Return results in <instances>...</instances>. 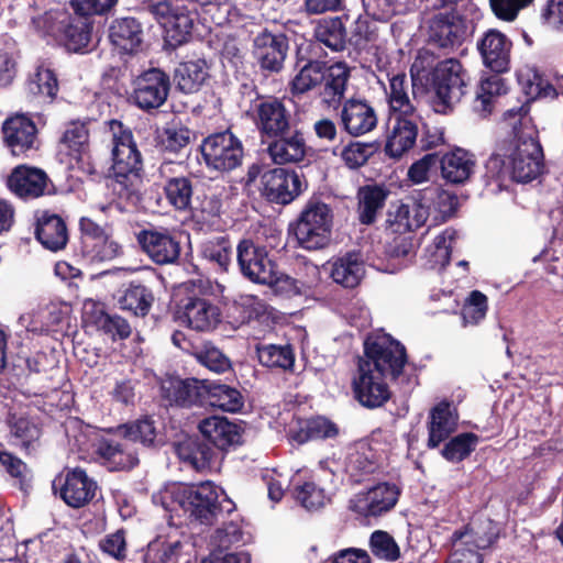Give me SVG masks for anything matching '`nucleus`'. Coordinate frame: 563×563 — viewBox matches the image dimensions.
<instances>
[{
  "mask_svg": "<svg viewBox=\"0 0 563 563\" xmlns=\"http://www.w3.org/2000/svg\"><path fill=\"white\" fill-rule=\"evenodd\" d=\"M528 111L526 106H520L504 113V120L511 128L514 137L499 143L496 152L487 159L485 168L488 178L500 183L506 178L529 183L541 174L542 147L531 129L528 132L522 130Z\"/></svg>",
  "mask_w": 563,
  "mask_h": 563,
  "instance_id": "f257e3e1",
  "label": "nucleus"
},
{
  "mask_svg": "<svg viewBox=\"0 0 563 563\" xmlns=\"http://www.w3.org/2000/svg\"><path fill=\"white\" fill-rule=\"evenodd\" d=\"M113 178L109 187L120 198L129 199L136 190L142 169V156L133 140L132 131L118 120H111Z\"/></svg>",
  "mask_w": 563,
  "mask_h": 563,
  "instance_id": "f03ea898",
  "label": "nucleus"
},
{
  "mask_svg": "<svg viewBox=\"0 0 563 563\" xmlns=\"http://www.w3.org/2000/svg\"><path fill=\"white\" fill-rule=\"evenodd\" d=\"M236 262L241 274L252 283L273 286L286 294L299 292L297 280L280 274L266 247L250 239L239 242Z\"/></svg>",
  "mask_w": 563,
  "mask_h": 563,
  "instance_id": "7ed1b4c3",
  "label": "nucleus"
},
{
  "mask_svg": "<svg viewBox=\"0 0 563 563\" xmlns=\"http://www.w3.org/2000/svg\"><path fill=\"white\" fill-rule=\"evenodd\" d=\"M147 9L164 29L167 45L176 48L189 41L198 19L195 2L158 1L148 4Z\"/></svg>",
  "mask_w": 563,
  "mask_h": 563,
  "instance_id": "20e7f679",
  "label": "nucleus"
},
{
  "mask_svg": "<svg viewBox=\"0 0 563 563\" xmlns=\"http://www.w3.org/2000/svg\"><path fill=\"white\" fill-rule=\"evenodd\" d=\"M162 498L164 500L170 498L200 523H211L218 511V493L211 482L174 485L164 493Z\"/></svg>",
  "mask_w": 563,
  "mask_h": 563,
  "instance_id": "39448f33",
  "label": "nucleus"
},
{
  "mask_svg": "<svg viewBox=\"0 0 563 563\" xmlns=\"http://www.w3.org/2000/svg\"><path fill=\"white\" fill-rule=\"evenodd\" d=\"M333 214L321 201H309L294 228L298 244L309 251L325 247L331 239Z\"/></svg>",
  "mask_w": 563,
  "mask_h": 563,
  "instance_id": "423d86ee",
  "label": "nucleus"
},
{
  "mask_svg": "<svg viewBox=\"0 0 563 563\" xmlns=\"http://www.w3.org/2000/svg\"><path fill=\"white\" fill-rule=\"evenodd\" d=\"M466 73L455 58L439 62L432 73L434 110L446 113L465 93Z\"/></svg>",
  "mask_w": 563,
  "mask_h": 563,
  "instance_id": "0eeeda50",
  "label": "nucleus"
},
{
  "mask_svg": "<svg viewBox=\"0 0 563 563\" xmlns=\"http://www.w3.org/2000/svg\"><path fill=\"white\" fill-rule=\"evenodd\" d=\"M498 532L490 520L456 530L451 537L452 552L446 563H483L478 550L489 548Z\"/></svg>",
  "mask_w": 563,
  "mask_h": 563,
  "instance_id": "6e6552de",
  "label": "nucleus"
},
{
  "mask_svg": "<svg viewBox=\"0 0 563 563\" xmlns=\"http://www.w3.org/2000/svg\"><path fill=\"white\" fill-rule=\"evenodd\" d=\"M365 356L358 362L369 363L384 377L396 379L407 363L405 346L389 334L376 335L365 342Z\"/></svg>",
  "mask_w": 563,
  "mask_h": 563,
  "instance_id": "1a4fd4ad",
  "label": "nucleus"
},
{
  "mask_svg": "<svg viewBox=\"0 0 563 563\" xmlns=\"http://www.w3.org/2000/svg\"><path fill=\"white\" fill-rule=\"evenodd\" d=\"M200 151L207 167L217 172L235 169L244 155L242 142L229 130L207 136Z\"/></svg>",
  "mask_w": 563,
  "mask_h": 563,
  "instance_id": "9d476101",
  "label": "nucleus"
},
{
  "mask_svg": "<svg viewBox=\"0 0 563 563\" xmlns=\"http://www.w3.org/2000/svg\"><path fill=\"white\" fill-rule=\"evenodd\" d=\"M305 188L302 176L295 170L273 168L261 176V194L274 203H290Z\"/></svg>",
  "mask_w": 563,
  "mask_h": 563,
  "instance_id": "9b49d317",
  "label": "nucleus"
},
{
  "mask_svg": "<svg viewBox=\"0 0 563 563\" xmlns=\"http://www.w3.org/2000/svg\"><path fill=\"white\" fill-rule=\"evenodd\" d=\"M388 86L378 77V82L383 85L388 111L390 114H401L412 117L419 112L418 100L416 96V78L411 74L409 79L405 73H386Z\"/></svg>",
  "mask_w": 563,
  "mask_h": 563,
  "instance_id": "f8f14e48",
  "label": "nucleus"
},
{
  "mask_svg": "<svg viewBox=\"0 0 563 563\" xmlns=\"http://www.w3.org/2000/svg\"><path fill=\"white\" fill-rule=\"evenodd\" d=\"M352 386L355 399L367 408H378L390 398L386 377L374 371L369 363L358 362Z\"/></svg>",
  "mask_w": 563,
  "mask_h": 563,
  "instance_id": "ddd939ff",
  "label": "nucleus"
},
{
  "mask_svg": "<svg viewBox=\"0 0 563 563\" xmlns=\"http://www.w3.org/2000/svg\"><path fill=\"white\" fill-rule=\"evenodd\" d=\"M398 497L396 485L380 483L355 494L349 501V508L365 518H377L389 512L396 506Z\"/></svg>",
  "mask_w": 563,
  "mask_h": 563,
  "instance_id": "4468645a",
  "label": "nucleus"
},
{
  "mask_svg": "<svg viewBox=\"0 0 563 563\" xmlns=\"http://www.w3.org/2000/svg\"><path fill=\"white\" fill-rule=\"evenodd\" d=\"M169 89V76L158 68H151L134 80L132 98L140 109L151 111L165 103Z\"/></svg>",
  "mask_w": 563,
  "mask_h": 563,
  "instance_id": "2eb2a0df",
  "label": "nucleus"
},
{
  "mask_svg": "<svg viewBox=\"0 0 563 563\" xmlns=\"http://www.w3.org/2000/svg\"><path fill=\"white\" fill-rule=\"evenodd\" d=\"M288 49V38L280 32L273 33L264 29L253 38V56L265 71L279 73L284 68Z\"/></svg>",
  "mask_w": 563,
  "mask_h": 563,
  "instance_id": "dca6fc26",
  "label": "nucleus"
},
{
  "mask_svg": "<svg viewBox=\"0 0 563 563\" xmlns=\"http://www.w3.org/2000/svg\"><path fill=\"white\" fill-rule=\"evenodd\" d=\"M421 115L419 112H415L412 117L401 114L389 115L385 144V153L388 156L399 158L415 145Z\"/></svg>",
  "mask_w": 563,
  "mask_h": 563,
  "instance_id": "f3484780",
  "label": "nucleus"
},
{
  "mask_svg": "<svg viewBox=\"0 0 563 563\" xmlns=\"http://www.w3.org/2000/svg\"><path fill=\"white\" fill-rule=\"evenodd\" d=\"M428 29L429 42L444 49L460 47L467 36L465 20L454 13L435 14Z\"/></svg>",
  "mask_w": 563,
  "mask_h": 563,
  "instance_id": "a211bd4d",
  "label": "nucleus"
},
{
  "mask_svg": "<svg viewBox=\"0 0 563 563\" xmlns=\"http://www.w3.org/2000/svg\"><path fill=\"white\" fill-rule=\"evenodd\" d=\"M177 320L191 330L208 332L221 321V312L217 305L208 299L189 297L179 307Z\"/></svg>",
  "mask_w": 563,
  "mask_h": 563,
  "instance_id": "6ab92c4d",
  "label": "nucleus"
},
{
  "mask_svg": "<svg viewBox=\"0 0 563 563\" xmlns=\"http://www.w3.org/2000/svg\"><path fill=\"white\" fill-rule=\"evenodd\" d=\"M254 113L255 125L263 136L273 137L290 131V113L277 98L260 100Z\"/></svg>",
  "mask_w": 563,
  "mask_h": 563,
  "instance_id": "aec40b11",
  "label": "nucleus"
},
{
  "mask_svg": "<svg viewBox=\"0 0 563 563\" xmlns=\"http://www.w3.org/2000/svg\"><path fill=\"white\" fill-rule=\"evenodd\" d=\"M159 389L162 398L170 406L188 408L205 399L207 383L196 378L167 376L162 379Z\"/></svg>",
  "mask_w": 563,
  "mask_h": 563,
  "instance_id": "412c9836",
  "label": "nucleus"
},
{
  "mask_svg": "<svg viewBox=\"0 0 563 563\" xmlns=\"http://www.w3.org/2000/svg\"><path fill=\"white\" fill-rule=\"evenodd\" d=\"M137 241L146 255L158 265L174 264L180 256V243L167 230H142Z\"/></svg>",
  "mask_w": 563,
  "mask_h": 563,
  "instance_id": "4be33fe9",
  "label": "nucleus"
},
{
  "mask_svg": "<svg viewBox=\"0 0 563 563\" xmlns=\"http://www.w3.org/2000/svg\"><path fill=\"white\" fill-rule=\"evenodd\" d=\"M1 135L13 156L23 155L35 143V122L27 114H11L2 122Z\"/></svg>",
  "mask_w": 563,
  "mask_h": 563,
  "instance_id": "5701e85b",
  "label": "nucleus"
},
{
  "mask_svg": "<svg viewBox=\"0 0 563 563\" xmlns=\"http://www.w3.org/2000/svg\"><path fill=\"white\" fill-rule=\"evenodd\" d=\"M511 46V41L495 29L488 30L477 42L483 64L497 74L509 69Z\"/></svg>",
  "mask_w": 563,
  "mask_h": 563,
  "instance_id": "b1692460",
  "label": "nucleus"
},
{
  "mask_svg": "<svg viewBox=\"0 0 563 563\" xmlns=\"http://www.w3.org/2000/svg\"><path fill=\"white\" fill-rule=\"evenodd\" d=\"M343 129L352 136H361L377 125L375 109L364 99H346L340 111Z\"/></svg>",
  "mask_w": 563,
  "mask_h": 563,
  "instance_id": "393cba45",
  "label": "nucleus"
},
{
  "mask_svg": "<svg viewBox=\"0 0 563 563\" xmlns=\"http://www.w3.org/2000/svg\"><path fill=\"white\" fill-rule=\"evenodd\" d=\"M322 75V82L319 84L317 93L322 104L335 109L341 104L345 96L350 69L342 62L332 65L325 63Z\"/></svg>",
  "mask_w": 563,
  "mask_h": 563,
  "instance_id": "a878e982",
  "label": "nucleus"
},
{
  "mask_svg": "<svg viewBox=\"0 0 563 563\" xmlns=\"http://www.w3.org/2000/svg\"><path fill=\"white\" fill-rule=\"evenodd\" d=\"M388 213V222L395 225V231L407 232L422 227L429 214L430 206L423 202L420 191L411 196L407 202L393 206Z\"/></svg>",
  "mask_w": 563,
  "mask_h": 563,
  "instance_id": "bb28decb",
  "label": "nucleus"
},
{
  "mask_svg": "<svg viewBox=\"0 0 563 563\" xmlns=\"http://www.w3.org/2000/svg\"><path fill=\"white\" fill-rule=\"evenodd\" d=\"M191 547L190 537L173 531L166 537L152 541L145 554L146 563H177L180 556Z\"/></svg>",
  "mask_w": 563,
  "mask_h": 563,
  "instance_id": "cd10ccee",
  "label": "nucleus"
},
{
  "mask_svg": "<svg viewBox=\"0 0 563 563\" xmlns=\"http://www.w3.org/2000/svg\"><path fill=\"white\" fill-rule=\"evenodd\" d=\"M60 483V497L73 508L87 505L96 495L97 483L88 477L81 468H74L66 474Z\"/></svg>",
  "mask_w": 563,
  "mask_h": 563,
  "instance_id": "c85d7f7f",
  "label": "nucleus"
},
{
  "mask_svg": "<svg viewBox=\"0 0 563 563\" xmlns=\"http://www.w3.org/2000/svg\"><path fill=\"white\" fill-rule=\"evenodd\" d=\"M198 429L203 440L213 449L227 450L240 440L236 424L224 417L211 416L202 419Z\"/></svg>",
  "mask_w": 563,
  "mask_h": 563,
  "instance_id": "c756f323",
  "label": "nucleus"
},
{
  "mask_svg": "<svg viewBox=\"0 0 563 563\" xmlns=\"http://www.w3.org/2000/svg\"><path fill=\"white\" fill-rule=\"evenodd\" d=\"M328 266L332 280L344 288L356 287L365 274L364 260L357 252H347L329 262Z\"/></svg>",
  "mask_w": 563,
  "mask_h": 563,
  "instance_id": "7c9ffc66",
  "label": "nucleus"
},
{
  "mask_svg": "<svg viewBox=\"0 0 563 563\" xmlns=\"http://www.w3.org/2000/svg\"><path fill=\"white\" fill-rule=\"evenodd\" d=\"M267 146V154L277 165L298 163L306 155V142L299 131L274 136Z\"/></svg>",
  "mask_w": 563,
  "mask_h": 563,
  "instance_id": "2f4dec72",
  "label": "nucleus"
},
{
  "mask_svg": "<svg viewBox=\"0 0 563 563\" xmlns=\"http://www.w3.org/2000/svg\"><path fill=\"white\" fill-rule=\"evenodd\" d=\"M37 241L48 251L64 250L68 243L65 221L58 214L44 212L37 218Z\"/></svg>",
  "mask_w": 563,
  "mask_h": 563,
  "instance_id": "473e14b6",
  "label": "nucleus"
},
{
  "mask_svg": "<svg viewBox=\"0 0 563 563\" xmlns=\"http://www.w3.org/2000/svg\"><path fill=\"white\" fill-rule=\"evenodd\" d=\"M442 177L451 184H464L475 169L474 155L456 148L439 158Z\"/></svg>",
  "mask_w": 563,
  "mask_h": 563,
  "instance_id": "72a5a7b5",
  "label": "nucleus"
},
{
  "mask_svg": "<svg viewBox=\"0 0 563 563\" xmlns=\"http://www.w3.org/2000/svg\"><path fill=\"white\" fill-rule=\"evenodd\" d=\"M456 424L457 416L449 402L442 401L433 407L430 411L428 422V446L432 449L437 448L450 437L455 430Z\"/></svg>",
  "mask_w": 563,
  "mask_h": 563,
  "instance_id": "f704fd0d",
  "label": "nucleus"
},
{
  "mask_svg": "<svg viewBox=\"0 0 563 563\" xmlns=\"http://www.w3.org/2000/svg\"><path fill=\"white\" fill-rule=\"evenodd\" d=\"M175 452L180 461L197 471L209 467L214 455V449L198 437H187L177 442Z\"/></svg>",
  "mask_w": 563,
  "mask_h": 563,
  "instance_id": "c9c22d12",
  "label": "nucleus"
},
{
  "mask_svg": "<svg viewBox=\"0 0 563 563\" xmlns=\"http://www.w3.org/2000/svg\"><path fill=\"white\" fill-rule=\"evenodd\" d=\"M347 15L323 19L314 29L316 40L333 52H342L349 44Z\"/></svg>",
  "mask_w": 563,
  "mask_h": 563,
  "instance_id": "e433bc0d",
  "label": "nucleus"
},
{
  "mask_svg": "<svg viewBox=\"0 0 563 563\" xmlns=\"http://www.w3.org/2000/svg\"><path fill=\"white\" fill-rule=\"evenodd\" d=\"M389 190L384 186L366 185L357 191V213L362 224H372L385 206Z\"/></svg>",
  "mask_w": 563,
  "mask_h": 563,
  "instance_id": "4c0bfd02",
  "label": "nucleus"
},
{
  "mask_svg": "<svg viewBox=\"0 0 563 563\" xmlns=\"http://www.w3.org/2000/svg\"><path fill=\"white\" fill-rule=\"evenodd\" d=\"M141 24L133 18L117 19L110 26L111 43L124 53L135 52L142 43Z\"/></svg>",
  "mask_w": 563,
  "mask_h": 563,
  "instance_id": "58836bf2",
  "label": "nucleus"
},
{
  "mask_svg": "<svg viewBox=\"0 0 563 563\" xmlns=\"http://www.w3.org/2000/svg\"><path fill=\"white\" fill-rule=\"evenodd\" d=\"M154 296L152 291L142 284L131 283L118 297L120 309L131 312L133 316L144 317L148 313Z\"/></svg>",
  "mask_w": 563,
  "mask_h": 563,
  "instance_id": "ea45409f",
  "label": "nucleus"
},
{
  "mask_svg": "<svg viewBox=\"0 0 563 563\" xmlns=\"http://www.w3.org/2000/svg\"><path fill=\"white\" fill-rule=\"evenodd\" d=\"M207 78V64L202 59L180 63L175 69L174 79L179 90L185 93L198 91Z\"/></svg>",
  "mask_w": 563,
  "mask_h": 563,
  "instance_id": "a19ab883",
  "label": "nucleus"
},
{
  "mask_svg": "<svg viewBox=\"0 0 563 563\" xmlns=\"http://www.w3.org/2000/svg\"><path fill=\"white\" fill-rule=\"evenodd\" d=\"M8 190L24 201L35 199V166L19 164L7 176Z\"/></svg>",
  "mask_w": 563,
  "mask_h": 563,
  "instance_id": "79ce46f5",
  "label": "nucleus"
},
{
  "mask_svg": "<svg viewBox=\"0 0 563 563\" xmlns=\"http://www.w3.org/2000/svg\"><path fill=\"white\" fill-rule=\"evenodd\" d=\"M90 123L91 121L89 119H77L65 124V130L59 142L74 157H79L88 148Z\"/></svg>",
  "mask_w": 563,
  "mask_h": 563,
  "instance_id": "37998d69",
  "label": "nucleus"
},
{
  "mask_svg": "<svg viewBox=\"0 0 563 563\" xmlns=\"http://www.w3.org/2000/svg\"><path fill=\"white\" fill-rule=\"evenodd\" d=\"M507 86L505 80L497 73L481 79L479 87L474 101V110L482 117L492 112L495 98L505 95Z\"/></svg>",
  "mask_w": 563,
  "mask_h": 563,
  "instance_id": "c03bdc74",
  "label": "nucleus"
},
{
  "mask_svg": "<svg viewBox=\"0 0 563 563\" xmlns=\"http://www.w3.org/2000/svg\"><path fill=\"white\" fill-rule=\"evenodd\" d=\"M206 396H208L211 406L223 411L238 412L244 406L241 391L225 384H207Z\"/></svg>",
  "mask_w": 563,
  "mask_h": 563,
  "instance_id": "a18cd8bd",
  "label": "nucleus"
},
{
  "mask_svg": "<svg viewBox=\"0 0 563 563\" xmlns=\"http://www.w3.org/2000/svg\"><path fill=\"white\" fill-rule=\"evenodd\" d=\"M325 63L320 60H309L305 64L290 81V92L294 96L305 95L310 90H318L322 82V71Z\"/></svg>",
  "mask_w": 563,
  "mask_h": 563,
  "instance_id": "49530a36",
  "label": "nucleus"
},
{
  "mask_svg": "<svg viewBox=\"0 0 563 563\" xmlns=\"http://www.w3.org/2000/svg\"><path fill=\"white\" fill-rule=\"evenodd\" d=\"M49 41L62 42L65 47L74 53H86L91 41L89 24L85 22L71 23L69 21L63 35H42Z\"/></svg>",
  "mask_w": 563,
  "mask_h": 563,
  "instance_id": "de8ad7c7",
  "label": "nucleus"
},
{
  "mask_svg": "<svg viewBox=\"0 0 563 563\" xmlns=\"http://www.w3.org/2000/svg\"><path fill=\"white\" fill-rule=\"evenodd\" d=\"M420 194L423 202L430 207L432 203L434 211L439 213L435 220L444 222L455 214L459 206V198L455 194L433 187L426 188Z\"/></svg>",
  "mask_w": 563,
  "mask_h": 563,
  "instance_id": "09e8293b",
  "label": "nucleus"
},
{
  "mask_svg": "<svg viewBox=\"0 0 563 563\" xmlns=\"http://www.w3.org/2000/svg\"><path fill=\"white\" fill-rule=\"evenodd\" d=\"M79 253L88 263H98L111 261L120 253V245L110 240L109 236L103 239L79 242Z\"/></svg>",
  "mask_w": 563,
  "mask_h": 563,
  "instance_id": "8fccbe9b",
  "label": "nucleus"
},
{
  "mask_svg": "<svg viewBox=\"0 0 563 563\" xmlns=\"http://www.w3.org/2000/svg\"><path fill=\"white\" fill-rule=\"evenodd\" d=\"M258 361L266 367L289 369L295 362L290 345L265 344L256 349Z\"/></svg>",
  "mask_w": 563,
  "mask_h": 563,
  "instance_id": "3c124183",
  "label": "nucleus"
},
{
  "mask_svg": "<svg viewBox=\"0 0 563 563\" xmlns=\"http://www.w3.org/2000/svg\"><path fill=\"white\" fill-rule=\"evenodd\" d=\"M518 80L526 89V93L532 98L555 97L556 90L550 85L537 68L525 66L518 70Z\"/></svg>",
  "mask_w": 563,
  "mask_h": 563,
  "instance_id": "603ef678",
  "label": "nucleus"
},
{
  "mask_svg": "<svg viewBox=\"0 0 563 563\" xmlns=\"http://www.w3.org/2000/svg\"><path fill=\"white\" fill-rule=\"evenodd\" d=\"M201 254L203 258L216 264L221 271L227 272L232 262V246L228 239L219 236L202 243Z\"/></svg>",
  "mask_w": 563,
  "mask_h": 563,
  "instance_id": "864d4df0",
  "label": "nucleus"
},
{
  "mask_svg": "<svg viewBox=\"0 0 563 563\" xmlns=\"http://www.w3.org/2000/svg\"><path fill=\"white\" fill-rule=\"evenodd\" d=\"M376 466V454L367 443H358L346 457V470L353 476L373 473Z\"/></svg>",
  "mask_w": 563,
  "mask_h": 563,
  "instance_id": "5fc2aeb1",
  "label": "nucleus"
},
{
  "mask_svg": "<svg viewBox=\"0 0 563 563\" xmlns=\"http://www.w3.org/2000/svg\"><path fill=\"white\" fill-rule=\"evenodd\" d=\"M168 202L177 210H186L191 202L192 184L187 177H170L164 187Z\"/></svg>",
  "mask_w": 563,
  "mask_h": 563,
  "instance_id": "6e6d98bb",
  "label": "nucleus"
},
{
  "mask_svg": "<svg viewBox=\"0 0 563 563\" xmlns=\"http://www.w3.org/2000/svg\"><path fill=\"white\" fill-rule=\"evenodd\" d=\"M232 313L240 323L258 319L266 313V305L254 295L242 294L236 296L232 303Z\"/></svg>",
  "mask_w": 563,
  "mask_h": 563,
  "instance_id": "4d7b16f0",
  "label": "nucleus"
},
{
  "mask_svg": "<svg viewBox=\"0 0 563 563\" xmlns=\"http://www.w3.org/2000/svg\"><path fill=\"white\" fill-rule=\"evenodd\" d=\"M338 434L336 426L324 417L309 419L296 433L294 439L299 443L310 440L329 439Z\"/></svg>",
  "mask_w": 563,
  "mask_h": 563,
  "instance_id": "13d9d810",
  "label": "nucleus"
},
{
  "mask_svg": "<svg viewBox=\"0 0 563 563\" xmlns=\"http://www.w3.org/2000/svg\"><path fill=\"white\" fill-rule=\"evenodd\" d=\"M194 355L199 364L217 374H222L231 369L232 365L230 358L210 342L203 343Z\"/></svg>",
  "mask_w": 563,
  "mask_h": 563,
  "instance_id": "bf43d9fd",
  "label": "nucleus"
},
{
  "mask_svg": "<svg viewBox=\"0 0 563 563\" xmlns=\"http://www.w3.org/2000/svg\"><path fill=\"white\" fill-rule=\"evenodd\" d=\"M369 549L376 558L387 562H395L400 558V549L395 539L383 530L371 534Z\"/></svg>",
  "mask_w": 563,
  "mask_h": 563,
  "instance_id": "052dcab7",
  "label": "nucleus"
},
{
  "mask_svg": "<svg viewBox=\"0 0 563 563\" xmlns=\"http://www.w3.org/2000/svg\"><path fill=\"white\" fill-rule=\"evenodd\" d=\"M477 441L478 437L474 433L459 434L445 444L442 455L450 462H460L475 450Z\"/></svg>",
  "mask_w": 563,
  "mask_h": 563,
  "instance_id": "680f3d73",
  "label": "nucleus"
},
{
  "mask_svg": "<svg viewBox=\"0 0 563 563\" xmlns=\"http://www.w3.org/2000/svg\"><path fill=\"white\" fill-rule=\"evenodd\" d=\"M296 500L307 510H318L330 500L323 488L307 482L295 489Z\"/></svg>",
  "mask_w": 563,
  "mask_h": 563,
  "instance_id": "e2e57ef3",
  "label": "nucleus"
},
{
  "mask_svg": "<svg viewBox=\"0 0 563 563\" xmlns=\"http://www.w3.org/2000/svg\"><path fill=\"white\" fill-rule=\"evenodd\" d=\"M123 429L124 437L132 442H140L144 446H151L155 442L156 428L154 420L148 417L125 424Z\"/></svg>",
  "mask_w": 563,
  "mask_h": 563,
  "instance_id": "0e129e2a",
  "label": "nucleus"
},
{
  "mask_svg": "<svg viewBox=\"0 0 563 563\" xmlns=\"http://www.w3.org/2000/svg\"><path fill=\"white\" fill-rule=\"evenodd\" d=\"M99 549L101 552L118 562H122L128 556V543L125 532L117 530L115 532L106 534L99 541Z\"/></svg>",
  "mask_w": 563,
  "mask_h": 563,
  "instance_id": "69168bd1",
  "label": "nucleus"
},
{
  "mask_svg": "<svg viewBox=\"0 0 563 563\" xmlns=\"http://www.w3.org/2000/svg\"><path fill=\"white\" fill-rule=\"evenodd\" d=\"M191 140V131L181 125L168 126L164 130L162 136V146L170 153H178L187 147Z\"/></svg>",
  "mask_w": 563,
  "mask_h": 563,
  "instance_id": "338daca9",
  "label": "nucleus"
},
{
  "mask_svg": "<svg viewBox=\"0 0 563 563\" xmlns=\"http://www.w3.org/2000/svg\"><path fill=\"white\" fill-rule=\"evenodd\" d=\"M486 312L487 297L478 290H473L463 308L462 314L464 323L477 324L485 318Z\"/></svg>",
  "mask_w": 563,
  "mask_h": 563,
  "instance_id": "774afa93",
  "label": "nucleus"
}]
</instances>
